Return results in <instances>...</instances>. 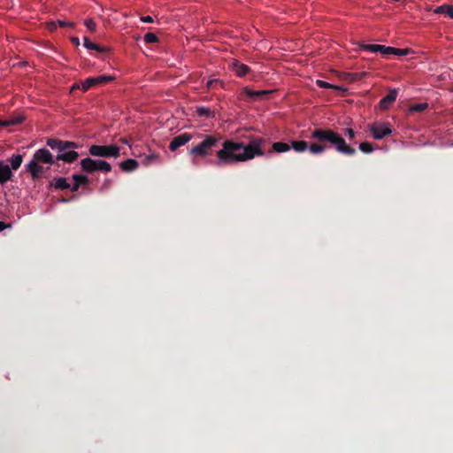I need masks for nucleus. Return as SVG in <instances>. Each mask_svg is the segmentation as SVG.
Wrapping results in <instances>:
<instances>
[{"label": "nucleus", "mask_w": 453, "mask_h": 453, "mask_svg": "<svg viewBox=\"0 0 453 453\" xmlns=\"http://www.w3.org/2000/svg\"><path fill=\"white\" fill-rule=\"evenodd\" d=\"M263 139L251 140L248 144L233 140H226L222 148L217 151L218 164H234L246 162L265 155Z\"/></svg>", "instance_id": "obj_1"}, {"label": "nucleus", "mask_w": 453, "mask_h": 453, "mask_svg": "<svg viewBox=\"0 0 453 453\" xmlns=\"http://www.w3.org/2000/svg\"><path fill=\"white\" fill-rule=\"evenodd\" d=\"M54 163L53 155L47 149L37 150L26 165V169L30 173L33 180L41 178L49 167H44L42 164L52 165Z\"/></svg>", "instance_id": "obj_2"}, {"label": "nucleus", "mask_w": 453, "mask_h": 453, "mask_svg": "<svg viewBox=\"0 0 453 453\" xmlns=\"http://www.w3.org/2000/svg\"><path fill=\"white\" fill-rule=\"evenodd\" d=\"M311 138L319 141H326L333 144L338 152L345 155H353L356 152L355 149L349 146L339 134L330 129H315L311 132Z\"/></svg>", "instance_id": "obj_3"}, {"label": "nucleus", "mask_w": 453, "mask_h": 453, "mask_svg": "<svg viewBox=\"0 0 453 453\" xmlns=\"http://www.w3.org/2000/svg\"><path fill=\"white\" fill-rule=\"evenodd\" d=\"M219 138L213 135H206L201 142L189 150L193 165L198 164V158L207 157L211 154V149L219 142Z\"/></svg>", "instance_id": "obj_4"}, {"label": "nucleus", "mask_w": 453, "mask_h": 453, "mask_svg": "<svg viewBox=\"0 0 453 453\" xmlns=\"http://www.w3.org/2000/svg\"><path fill=\"white\" fill-rule=\"evenodd\" d=\"M81 166L84 172L88 173H94L96 171L109 173L111 171V165L103 159H92L90 157H86L81 159Z\"/></svg>", "instance_id": "obj_5"}, {"label": "nucleus", "mask_w": 453, "mask_h": 453, "mask_svg": "<svg viewBox=\"0 0 453 453\" xmlns=\"http://www.w3.org/2000/svg\"><path fill=\"white\" fill-rule=\"evenodd\" d=\"M89 154L100 157L117 158L120 155V148L116 145H92L88 149Z\"/></svg>", "instance_id": "obj_6"}, {"label": "nucleus", "mask_w": 453, "mask_h": 453, "mask_svg": "<svg viewBox=\"0 0 453 453\" xmlns=\"http://www.w3.org/2000/svg\"><path fill=\"white\" fill-rule=\"evenodd\" d=\"M78 145L72 142H65L63 143L60 150L58 151L57 159L65 163H73L77 160L79 154L75 150Z\"/></svg>", "instance_id": "obj_7"}, {"label": "nucleus", "mask_w": 453, "mask_h": 453, "mask_svg": "<svg viewBox=\"0 0 453 453\" xmlns=\"http://www.w3.org/2000/svg\"><path fill=\"white\" fill-rule=\"evenodd\" d=\"M369 130L375 140H381L392 134V127L389 123L377 121L369 126Z\"/></svg>", "instance_id": "obj_8"}, {"label": "nucleus", "mask_w": 453, "mask_h": 453, "mask_svg": "<svg viewBox=\"0 0 453 453\" xmlns=\"http://www.w3.org/2000/svg\"><path fill=\"white\" fill-rule=\"evenodd\" d=\"M114 80V76L111 75H100L97 77L88 78L82 82V89L87 91L90 87L96 86L102 83L110 82Z\"/></svg>", "instance_id": "obj_9"}, {"label": "nucleus", "mask_w": 453, "mask_h": 453, "mask_svg": "<svg viewBox=\"0 0 453 453\" xmlns=\"http://www.w3.org/2000/svg\"><path fill=\"white\" fill-rule=\"evenodd\" d=\"M191 140H192L191 134H189L188 133L180 134V135L174 137L171 141L170 145H169V149L172 151H174L179 147H181V146L187 144L188 142H189Z\"/></svg>", "instance_id": "obj_10"}, {"label": "nucleus", "mask_w": 453, "mask_h": 453, "mask_svg": "<svg viewBox=\"0 0 453 453\" xmlns=\"http://www.w3.org/2000/svg\"><path fill=\"white\" fill-rule=\"evenodd\" d=\"M397 90L395 88L390 89L388 94L384 96L379 103V107L381 110H388L397 97Z\"/></svg>", "instance_id": "obj_11"}, {"label": "nucleus", "mask_w": 453, "mask_h": 453, "mask_svg": "<svg viewBox=\"0 0 453 453\" xmlns=\"http://www.w3.org/2000/svg\"><path fill=\"white\" fill-rule=\"evenodd\" d=\"M229 67L239 77L244 76L250 71V68L248 65L240 63L236 59L230 60Z\"/></svg>", "instance_id": "obj_12"}, {"label": "nucleus", "mask_w": 453, "mask_h": 453, "mask_svg": "<svg viewBox=\"0 0 453 453\" xmlns=\"http://www.w3.org/2000/svg\"><path fill=\"white\" fill-rule=\"evenodd\" d=\"M12 177V173L10 166L0 161V183L4 184Z\"/></svg>", "instance_id": "obj_13"}, {"label": "nucleus", "mask_w": 453, "mask_h": 453, "mask_svg": "<svg viewBox=\"0 0 453 453\" xmlns=\"http://www.w3.org/2000/svg\"><path fill=\"white\" fill-rule=\"evenodd\" d=\"M141 162L143 165L149 166L153 164L161 163V157L155 152H150L149 154L143 156Z\"/></svg>", "instance_id": "obj_14"}, {"label": "nucleus", "mask_w": 453, "mask_h": 453, "mask_svg": "<svg viewBox=\"0 0 453 453\" xmlns=\"http://www.w3.org/2000/svg\"><path fill=\"white\" fill-rule=\"evenodd\" d=\"M119 167L124 172H133L137 169L138 162L135 159L128 158L125 161H122L119 164Z\"/></svg>", "instance_id": "obj_15"}, {"label": "nucleus", "mask_w": 453, "mask_h": 453, "mask_svg": "<svg viewBox=\"0 0 453 453\" xmlns=\"http://www.w3.org/2000/svg\"><path fill=\"white\" fill-rule=\"evenodd\" d=\"M293 149L296 152H304L308 150V144L304 141H293L290 145V149Z\"/></svg>", "instance_id": "obj_16"}, {"label": "nucleus", "mask_w": 453, "mask_h": 453, "mask_svg": "<svg viewBox=\"0 0 453 453\" xmlns=\"http://www.w3.org/2000/svg\"><path fill=\"white\" fill-rule=\"evenodd\" d=\"M23 119H24V118L21 115L12 117V118H10L5 120H0V126L1 127H10V126L17 125V124L21 123L23 121Z\"/></svg>", "instance_id": "obj_17"}, {"label": "nucleus", "mask_w": 453, "mask_h": 453, "mask_svg": "<svg viewBox=\"0 0 453 453\" xmlns=\"http://www.w3.org/2000/svg\"><path fill=\"white\" fill-rule=\"evenodd\" d=\"M365 75H366L365 72H362L359 73H345L343 78L349 82H355V81L361 80Z\"/></svg>", "instance_id": "obj_18"}, {"label": "nucleus", "mask_w": 453, "mask_h": 453, "mask_svg": "<svg viewBox=\"0 0 453 453\" xmlns=\"http://www.w3.org/2000/svg\"><path fill=\"white\" fill-rule=\"evenodd\" d=\"M273 149L278 153H284L290 150V145L285 142H277L273 143Z\"/></svg>", "instance_id": "obj_19"}, {"label": "nucleus", "mask_w": 453, "mask_h": 453, "mask_svg": "<svg viewBox=\"0 0 453 453\" xmlns=\"http://www.w3.org/2000/svg\"><path fill=\"white\" fill-rule=\"evenodd\" d=\"M326 147L322 144L318 143H312L311 145H308V150L311 154L319 155L323 153L326 150Z\"/></svg>", "instance_id": "obj_20"}, {"label": "nucleus", "mask_w": 453, "mask_h": 453, "mask_svg": "<svg viewBox=\"0 0 453 453\" xmlns=\"http://www.w3.org/2000/svg\"><path fill=\"white\" fill-rule=\"evenodd\" d=\"M83 45L88 50H94L99 52H104L105 50L104 48L99 47L94 42H91L88 37L83 38Z\"/></svg>", "instance_id": "obj_21"}, {"label": "nucleus", "mask_w": 453, "mask_h": 453, "mask_svg": "<svg viewBox=\"0 0 453 453\" xmlns=\"http://www.w3.org/2000/svg\"><path fill=\"white\" fill-rule=\"evenodd\" d=\"M54 186L56 188L58 189H65L70 187L69 183L67 182L66 179L64 177H58L55 179Z\"/></svg>", "instance_id": "obj_22"}, {"label": "nucleus", "mask_w": 453, "mask_h": 453, "mask_svg": "<svg viewBox=\"0 0 453 453\" xmlns=\"http://www.w3.org/2000/svg\"><path fill=\"white\" fill-rule=\"evenodd\" d=\"M23 157L21 155H13L11 157V165L12 168L17 170L22 164Z\"/></svg>", "instance_id": "obj_23"}, {"label": "nucleus", "mask_w": 453, "mask_h": 453, "mask_svg": "<svg viewBox=\"0 0 453 453\" xmlns=\"http://www.w3.org/2000/svg\"><path fill=\"white\" fill-rule=\"evenodd\" d=\"M65 142L57 140V139H50L47 141V145L50 147L53 150H58V151L60 150L61 147L63 146V143Z\"/></svg>", "instance_id": "obj_24"}, {"label": "nucleus", "mask_w": 453, "mask_h": 453, "mask_svg": "<svg viewBox=\"0 0 453 453\" xmlns=\"http://www.w3.org/2000/svg\"><path fill=\"white\" fill-rule=\"evenodd\" d=\"M359 150L364 153H371L373 151L374 148L372 143L365 142L359 144Z\"/></svg>", "instance_id": "obj_25"}, {"label": "nucleus", "mask_w": 453, "mask_h": 453, "mask_svg": "<svg viewBox=\"0 0 453 453\" xmlns=\"http://www.w3.org/2000/svg\"><path fill=\"white\" fill-rule=\"evenodd\" d=\"M361 47L364 50H369L371 52H380V44H362Z\"/></svg>", "instance_id": "obj_26"}, {"label": "nucleus", "mask_w": 453, "mask_h": 453, "mask_svg": "<svg viewBox=\"0 0 453 453\" xmlns=\"http://www.w3.org/2000/svg\"><path fill=\"white\" fill-rule=\"evenodd\" d=\"M411 51V50L410 49H398V48L393 47L392 54L403 57V56H407L408 54H410Z\"/></svg>", "instance_id": "obj_27"}, {"label": "nucleus", "mask_w": 453, "mask_h": 453, "mask_svg": "<svg viewBox=\"0 0 453 453\" xmlns=\"http://www.w3.org/2000/svg\"><path fill=\"white\" fill-rule=\"evenodd\" d=\"M144 41L147 42V43H154V42H157L158 41V38L157 36L153 34V33H147L145 35H144Z\"/></svg>", "instance_id": "obj_28"}, {"label": "nucleus", "mask_w": 453, "mask_h": 453, "mask_svg": "<svg viewBox=\"0 0 453 453\" xmlns=\"http://www.w3.org/2000/svg\"><path fill=\"white\" fill-rule=\"evenodd\" d=\"M244 91L250 96H259L265 95L268 93V91H266V90L251 91L248 88H245Z\"/></svg>", "instance_id": "obj_29"}, {"label": "nucleus", "mask_w": 453, "mask_h": 453, "mask_svg": "<svg viewBox=\"0 0 453 453\" xmlns=\"http://www.w3.org/2000/svg\"><path fill=\"white\" fill-rule=\"evenodd\" d=\"M84 25L91 32H94L96 28V24L95 23V21L92 19H87L84 21Z\"/></svg>", "instance_id": "obj_30"}, {"label": "nucleus", "mask_w": 453, "mask_h": 453, "mask_svg": "<svg viewBox=\"0 0 453 453\" xmlns=\"http://www.w3.org/2000/svg\"><path fill=\"white\" fill-rule=\"evenodd\" d=\"M426 108H427V104L424 103V104H418L412 105L410 108V110L411 111H424Z\"/></svg>", "instance_id": "obj_31"}, {"label": "nucleus", "mask_w": 453, "mask_h": 453, "mask_svg": "<svg viewBox=\"0 0 453 453\" xmlns=\"http://www.w3.org/2000/svg\"><path fill=\"white\" fill-rule=\"evenodd\" d=\"M392 52H393V47L380 45V53H381L382 55H389V54H392Z\"/></svg>", "instance_id": "obj_32"}, {"label": "nucleus", "mask_w": 453, "mask_h": 453, "mask_svg": "<svg viewBox=\"0 0 453 453\" xmlns=\"http://www.w3.org/2000/svg\"><path fill=\"white\" fill-rule=\"evenodd\" d=\"M316 83L318 84L319 87L323 88H334V84L328 83L321 80H318Z\"/></svg>", "instance_id": "obj_33"}, {"label": "nucleus", "mask_w": 453, "mask_h": 453, "mask_svg": "<svg viewBox=\"0 0 453 453\" xmlns=\"http://www.w3.org/2000/svg\"><path fill=\"white\" fill-rule=\"evenodd\" d=\"M73 178L75 183H80V185L81 183H85L87 181V178L84 175L74 174L73 176Z\"/></svg>", "instance_id": "obj_34"}, {"label": "nucleus", "mask_w": 453, "mask_h": 453, "mask_svg": "<svg viewBox=\"0 0 453 453\" xmlns=\"http://www.w3.org/2000/svg\"><path fill=\"white\" fill-rule=\"evenodd\" d=\"M197 112L200 116H207L210 114V110L208 108H205V107H201L197 110Z\"/></svg>", "instance_id": "obj_35"}, {"label": "nucleus", "mask_w": 453, "mask_h": 453, "mask_svg": "<svg viewBox=\"0 0 453 453\" xmlns=\"http://www.w3.org/2000/svg\"><path fill=\"white\" fill-rule=\"evenodd\" d=\"M345 134L351 140L356 137V132L351 128H347L345 130Z\"/></svg>", "instance_id": "obj_36"}, {"label": "nucleus", "mask_w": 453, "mask_h": 453, "mask_svg": "<svg viewBox=\"0 0 453 453\" xmlns=\"http://www.w3.org/2000/svg\"><path fill=\"white\" fill-rule=\"evenodd\" d=\"M446 9H448V5H441V6L437 7L434 10V12L435 13H444V14H446V12H447Z\"/></svg>", "instance_id": "obj_37"}, {"label": "nucleus", "mask_w": 453, "mask_h": 453, "mask_svg": "<svg viewBox=\"0 0 453 453\" xmlns=\"http://www.w3.org/2000/svg\"><path fill=\"white\" fill-rule=\"evenodd\" d=\"M58 26H59V25H58V22H55V21H50V22H49V23L47 24V27H48V29H49V30H50V31H54V30H56V29H57V27H58Z\"/></svg>", "instance_id": "obj_38"}, {"label": "nucleus", "mask_w": 453, "mask_h": 453, "mask_svg": "<svg viewBox=\"0 0 453 453\" xmlns=\"http://www.w3.org/2000/svg\"><path fill=\"white\" fill-rule=\"evenodd\" d=\"M58 23L60 27H73V26H74L73 23H72V22H66V21H62V20H58Z\"/></svg>", "instance_id": "obj_39"}, {"label": "nucleus", "mask_w": 453, "mask_h": 453, "mask_svg": "<svg viewBox=\"0 0 453 453\" xmlns=\"http://www.w3.org/2000/svg\"><path fill=\"white\" fill-rule=\"evenodd\" d=\"M141 21L144 22V23H152L153 22V19L151 16H144V17H141Z\"/></svg>", "instance_id": "obj_40"}, {"label": "nucleus", "mask_w": 453, "mask_h": 453, "mask_svg": "<svg viewBox=\"0 0 453 453\" xmlns=\"http://www.w3.org/2000/svg\"><path fill=\"white\" fill-rule=\"evenodd\" d=\"M447 10V12H446V15L451 19H453V6L452 5H448V9Z\"/></svg>", "instance_id": "obj_41"}, {"label": "nucleus", "mask_w": 453, "mask_h": 453, "mask_svg": "<svg viewBox=\"0 0 453 453\" xmlns=\"http://www.w3.org/2000/svg\"><path fill=\"white\" fill-rule=\"evenodd\" d=\"M9 225H5L4 222L0 221V232L9 227Z\"/></svg>", "instance_id": "obj_42"}, {"label": "nucleus", "mask_w": 453, "mask_h": 453, "mask_svg": "<svg viewBox=\"0 0 453 453\" xmlns=\"http://www.w3.org/2000/svg\"><path fill=\"white\" fill-rule=\"evenodd\" d=\"M334 88L339 91H346V88L334 85Z\"/></svg>", "instance_id": "obj_43"}, {"label": "nucleus", "mask_w": 453, "mask_h": 453, "mask_svg": "<svg viewBox=\"0 0 453 453\" xmlns=\"http://www.w3.org/2000/svg\"><path fill=\"white\" fill-rule=\"evenodd\" d=\"M72 42L77 46L80 45V40L77 37H73Z\"/></svg>", "instance_id": "obj_44"}, {"label": "nucleus", "mask_w": 453, "mask_h": 453, "mask_svg": "<svg viewBox=\"0 0 453 453\" xmlns=\"http://www.w3.org/2000/svg\"><path fill=\"white\" fill-rule=\"evenodd\" d=\"M80 187V183H74L73 186L72 187V190L73 191H76Z\"/></svg>", "instance_id": "obj_45"}, {"label": "nucleus", "mask_w": 453, "mask_h": 453, "mask_svg": "<svg viewBox=\"0 0 453 453\" xmlns=\"http://www.w3.org/2000/svg\"><path fill=\"white\" fill-rule=\"evenodd\" d=\"M79 88H80L79 84H74V85L72 86L71 91H73L74 89H78Z\"/></svg>", "instance_id": "obj_46"}, {"label": "nucleus", "mask_w": 453, "mask_h": 453, "mask_svg": "<svg viewBox=\"0 0 453 453\" xmlns=\"http://www.w3.org/2000/svg\"><path fill=\"white\" fill-rule=\"evenodd\" d=\"M217 81H213V80H211V81H207V86L208 87H211L214 82H216Z\"/></svg>", "instance_id": "obj_47"}, {"label": "nucleus", "mask_w": 453, "mask_h": 453, "mask_svg": "<svg viewBox=\"0 0 453 453\" xmlns=\"http://www.w3.org/2000/svg\"><path fill=\"white\" fill-rule=\"evenodd\" d=\"M123 142H124L125 144L129 145L127 140H123Z\"/></svg>", "instance_id": "obj_48"}]
</instances>
